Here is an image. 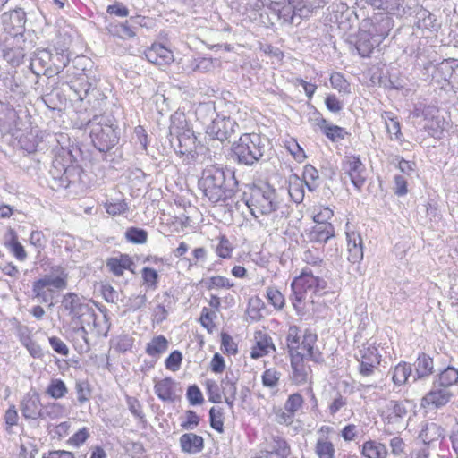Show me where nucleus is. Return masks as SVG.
<instances>
[{
    "instance_id": "1",
    "label": "nucleus",
    "mask_w": 458,
    "mask_h": 458,
    "mask_svg": "<svg viewBox=\"0 0 458 458\" xmlns=\"http://www.w3.org/2000/svg\"><path fill=\"white\" fill-rule=\"evenodd\" d=\"M317 343L318 335L313 330L307 328L301 331L296 325L289 327L285 336L289 357H306L314 363H322L324 356Z\"/></svg>"
},
{
    "instance_id": "2",
    "label": "nucleus",
    "mask_w": 458,
    "mask_h": 458,
    "mask_svg": "<svg viewBox=\"0 0 458 458\" xmlns=\"http://www.w3.org/2000/svg\"><path fill=\"white\" fill-rule=\"evenodd\" d=\"M199 187L204 196L214 205L225 203L235 194L233 189L227 187L224 171L216 166H210L204 170L199 181Z\"/></svg>"
},
{
    "instance_id": "3",
    "label": "nucleus",
    "mask_w": 458,
    "mask_h": 458,
    "mask_svg": "<svg viewBox=\"0 0 458 458\" xmlns=\"http://www.w3.org/2000/svg\"><path fill=\"white\" fill-rule=\"evenodd\" d=\"M327 286V281L319 275L318 271L315 275L310 267H303L300 275L295 276L291 283L293 307L297 309L308 296L311 298L321 294Z\"/></svg>"
},
{
    "instance_id": "4",
    "label": "nucleus",
    "mask_w": 458,
    "mask_h": 458,
    "mask_svg": "<svg viewBox=\"0 0 458 458\" xmlns=\"http://www.w3.org/2000/svg\"><path fill=\"white\" fill-rule=\"evenodd\" d=\"M244 200L253 216L269 215L280 205L278 195L269 184L251 186L244 192Z\"/></svg>"
},
{
    "instance_id": "5",
    "label": "nucleus",
    "mask_w": 458,
    "mask_h": 458,
    "mask_svg": "<svg viewBox=\"0 0 458 458\" xmlns=\"http://www.w3.org/2000/svg\"><path fill=\"white\" fill-rule=\"evenodd\" d=\"M55 276H45L37 278L31 285L32 296L41 303L53 304L56 291H63L68 286V273L58 265L52 268Z\"/></svg>"
},
{
    "instance_id": "6",
    "label": "nucleus",
    "mask_w": 458,
    "mask_h": 458,
    "mask_svg": "<svg viewBox=\"0 0 458 458\" xmlns=\"http://www.w3.org/2000/svg\"><path fill=\"white\" fill-rule=\"evenodd\" d=\"M233 154L239 163L253 165L263 156L264 145L260 134L243 133L239 140L233 143Z\"/></svg>"
},
{
    "instance_id": "7",
    "label": "nucleus",
    "mask_w": 458,
    "mask_h": 458,
    "mask_svg": "<svg viewBox=\"0 0 458 458\" xmlns=\"http://www.w3.org/2000/svg\"><path fill=\"white\" fill-rule=\"evenodd\" d=\"M380 343L371 337L358 348L355 359L359 363V373L363 377L372 376L382 362Z\"/></svg>"
},
{
    "instance_id": "8",
    "label": "nucleus",
    "mask_w": 458,
    "mask_h": 458,
    "mask_svg": "<svg viewBox=\"0 0 458 458\" xmlns=\"http://www.w3.org/2000/svg\"><path fill=\"white\" fill-rule=\"evenodd\" d=\"M387 36L388 32L382 30L378 23L369 21L359 30L355 47L362 57H369Z\"/></svg>"
},
{
    "instance_id": "9",
    "label": "nucleus",
    "mask_w": 458,
    "mask_h": 458,
    "mask_svg": "<svg viewBox=\"0 0 458 458\" xmlns=\"http://www.w3.org/2000/svg\"><path fill=\"white\" fill-rule=\"evenodd\" d=\"M69 316L74 329L81 330L86 334V326H89L90 322L93 321V330L97 335L106 336L108 333L109 327L106 325V321L104 320L103 324H101L97 319L95 310L88 303L79 307Z\"/></svg>"
},
{
    "instance_id": "10",
    "label": "nucleus",
    "mask_w": 458,
    "mask_h": 458,
    "mask_svg": "<svg viewBox=\"0 0 458 458\" xmlns=\"http://www.w3.org/2000/svg\"><path fill=\"white\" fill-rule=\"evenodd\" d=\"M69 316L74 329L81 330L86 334V326H89L90 322L93 321V330L97 335L106 336L108 333L109 327L106 325V321L104 320L103 324H101L97 319L95 310L88 303L79 307Z\"/></svg>"
},
{
    "instance_id": "11",
    "label": "nucleus",
    "mask_w": 458,
    "mask_h": 458,
    "mask_svg": "<svg viewBox=\"0 0 458 458\" xmlns=\"http://www.w3.org/2000/svg\"><path fill=\"white\" fill-rule=\"evenodd\" d=\"M92 144L100 152H107L115 147L120 140L117 127L107 123H97L90 131Z\"/></svg>"
},
{
    "instance_id": "12",
    "label": "nucleus",
    "mask_w": 458,
    "mask_h": 458,
    "mask_svg": "<svg viewBox=\"0 0 458 458\" xmlns=\"http://www.w3.org/2000/svg\"><path fill=\"white\" fill-rule=\"evenodd\" d=\"M204 386L210 403H220L224 397L226 404L230 408L233 407L237 395V386L234 382H225L223 393L215 379H207L204 383Z\"/></svg>"
},
{
    "instance_id": "13",
    "label": "nucleus",
    "mask_w": 458,
    "mask_h": 458,
    "mask_svg": "<svg viewBox=\"0 0 458 458\" xmlns=\"http://www.w3.org/2000/svg\"><path fill=\"white\" fill-rule=\"evenodd\" d=\"M344 174L348 177L357 190H361L367 180L366 166L360 156H345L342 162Z\"/></svg>"
},
{
    "instance_id": "14",
    "label": "nucleus",
    "mask_w": 458,
    "mask_h": 458,
    "mask_svg": "<svg viewBox=\"0 0 458 458\" xmlns=\"http://www.w3.org/2000/svg\"><path fill=\"white\" fill-rule=\"evenodd\" d=\"M454 396V392H448L433 384L432 388L420 399V406L426 411H437L446 406Z\"/></svg>"
},
{
    "instance_id": "15",
    "label": "nucleus",
    "mask_w": 458,
    "mask_h": 458,
    "mask_svg": "<svg viewBox=\"0 0 458 458\" xmlns=\"http://www.w3.org/2000/svg\"><path fill=\"white\" fill-rule=\"evenodd\" d=\"M276 351V344L271 335L264 330H256L253 333L250 357L252 360H259Z\"/></svg>"
},
{
    "instance_id": "16",
    "label": "nucleus",
    "mask_w": 458,
    "mask_h": 458,
    "mask_svg": "<svg viewBox=\"0 0 458 458\" xmlns=\"http://www.w3.org/2000/svg\"><path fill=\"white\" fill-rule=\"evenodd\" d=\"M292 369L290 379L297 386L310 385L313 383V372L308 364L310 361L306 357H289Z\"/></svg>"
},
{
    "instance_id": "17",
    "label": "nucleus",
    "mask_w": 458,
    "mask_h": 458,
    "mask_svg": "<svg viewBox=\"0 0 458 458\" xmlns=\"http://www.w3.org/2000/svg\"><path fill=\"white\" fill-rule=\"evenodd\" d=\"M153 389L159 400L166 403H174L181 394L178 383L171 377L153 379Z\"/></svg>"
},
{
    "instance_id": "18",
    "label": "nucleus",
    "mask_w": 458,
    "mask_h": 458,
    "mask_svg": "<svg viewBox=\"0 0 458 458\" xmlns=\"http://www.w3.org/2000/svg\"><path fill=\"white\" fill-rule=\"evenodd\" d=\"M146 59L157 66L165 67L174 61L173 51L159 42H154L144 52Z\"/></svg>"
},
{
    "instance_id": "19",
    "label": "nucleus",
    "mask_w": 458,
    "mask_h": 458,
    "mask_svg": "<svg viewBox=\"0 0 458 458\" xmlns=\"http://www.w3.org/2000/svg\"><path fill=\"white\" fill-rule=\"evenodd\" d=\"M315 125L332 142L344 140L350 135L344 127L329 123L320 113H318V116L315 119Z\"/></svg>"
},
{
    "instance_id": "20",
    "label": "nucleus",
    "mask_w": 458,
    "mask_h": 458,
    "mask_svg": "<svg viewBox=\"0 0 458 458\" xmlns=\"http://www.w3.org/2000/svg\"><path fill=\"white\" fill-rule=\"evenodd\" d=\"M407 414L405 403L403 401L390 400L381 411V418L384 423L396 424Z\"/></svg>"
},
{
    "instance_id": "21",
    "label": "nucleus",
    "mask_w": 458,
    "mask_h": 458,
    "mask_svg": "<svg viewBox=\"0 0 458 458\" xmlns=\"http://www.w3.org/2000/svg\"><path fill=\"white\" fill-rule=\"evenodd\" d=\"M106 267L115 276H123L125 270L134 273L135 263L133 259L126 253H120L106 259Z\"/></svg>"
},
{
    "instance_id": "22",
    "label": "nucleus",
    "mask_w": 458,
    "mask_h": 458,
    "mask_svg": "<svg viewBox=\"0 0 458 458\" xmlns=\"http://www.w3.org/2000/svg\"><path fill=\"white\" fill-rule=\"evenodd\" d=\"M4 30L16 36L21 34L25 27L26 14L21 10H12L3 14Z\"/></svg>"
},
{
    "instance_id": "23",
    "label": "nucleus",
    "mask_w": 458,
    "mask_h": 458,
    "mask_svg": "<svg viewBox=\"0 0 458 458\" xmlns=\"http://www.w3.org/2000/svg\"><path fill=\"white\" fill-rule=\"evenodd\" d=\"M235 123L230 118H218L208 127V134L220 141L228 140L234 132Z\"/></svg>"
},
{
    "instance_id": "24",
    "label": "nucleus",
    "mask_w": 458,
    "mask_h": 458,
    "mask_svg": "<svg viewBox=\"0 0 458 458\" xmlns=\"http://www.w3.org/2000/svg\"><path fill=\"white\" fill-rule=\"evenodd\" d=\"M179 445L182 453L196 454L203 451L204 438L196 433H183L179 438Z\"/></svg>"
},
{
    "instance_id": "25",
    "label": "nucleus",
    "mask_w": 458,
    "mask_h": 458,
    "mask_svg": "<svg viewBox=\"0 0 458 458\" xmlns=\"http://www.w3.org/2000/svg\"><path fill=\"white\" fill-rule=\"evenodd\" d=\"M347 239V259L355 264L363 259L362 240L359 233L355 232H346Z\"/></svg>"
},
{
    "instance_id": "26",
    "label": "nucleus",
    "mask_w": 458,
    "mask_h": 458,
    "mask_svg": "<svg viewBox=\"0 0 458 458\" xmlns=\"http://www.w3.org/2000/svg\"><path fill=\"white\" fill-rule=\"evenodd\" d=\"M169 348L168 339L163 335H154L145 346V352L148 356L158 360Z\"/></svg>"
},
{
    "instance_id": "27",
    "label": "nucleus",
    "mask_w": 458,
    "mask_h": 458,
    "mask_svg": "<svg viewBox=\"0 0 458 458\" xmlns=\"http://www.w3.org/2000/svg\"><path fill=\"white\" fill-rule=\"evenodd\" d=\"M309 240L312 242H327L335 236V228L331 223L316 224L310 231Z\"/></svg>"
},
{
    "instance_id": "28",
    "label": "nucleus",
    "mask_w": 458,
    "mask_h": 458,
    "mask_svg": "<svg viewBox=\"0 0 458 458\" xmlns=\"http://www.w3.org/2000/svg\"><path fill=\"white\" fill-rule=\"evenodd\" d=\"M433 384L448 392H454L453 387L458 385V369L447 367L438 374L437 379Z\"/></svg>"
},
{
    "instance_id": "29",
    "label": "nucleus",
    "mask_w": 458,
    "mask_h": 458,
    "mask_svg": "<svg viewBox=\"0 0 458 458\" xmlns=\"http://www.w3.org/2000/svg\"><path fill=\"white\" fill-rule=\"evenodd\" d=\"M269 450L262 451L265 458L276 454L280 458H287L291 454V447L287 441L281 437H273L269 444Z\"/></svg>"
},
{
    "instance_id": "30",
    "label": "nucleus",
    "mask_w": 458,
    "mask_h": 458,
    "mask_svg": "<svg viewBox=\"0 0 458 458\" xmlns=\"http://www.w3.org/2000/svg\"><path fill=\"white\" fill-rule=\"evenodd\" d=\"M360 454L364 458H386L388 452L383 443L369 439L362 444Z\"/></svg>"
},
{
    "instance_id": "31",
    "label": "nucleus",
    "mask_w": 458,
    "mask_h": 458,
    "mask_svg": "<svg viewBox=\"0 0 458 458\" xmlns=\"http://www.w3.org/2000/svg\"><path fill=\"white\" fill-rule=\"evenodd\" d=\"M272 8L277 13L278 16L284 21H292L293 17L298 15L295 0H281L272 3Z\"/></svg>"
},
{
    "instance_id": "32",
    "label": "nucleus",
    "mask_w": 458,
    "mask_h": 458,
    "mask_svg": "<svg viewBox=\"0 0 458 458\" xmlns=\"http://www.w3.org/2000/svg\"><path fill=\"white\" fill-rule=\"evenodd\" d=\"M414 369L417 378L429 377L434 372L433 358L425 352L420 353L414 362Z\"/></svg>"
},
{
    "instance_id": "33",
    "label": "nucleus",
    "mask_w": 458,
    "mask_h": 458,
    "mask_svg": "<svg viewBox=\"0 0 458 458\" xmlns=\"http://www.w3.org/2000/svg\"><path fill=\"white\" fill-rule=\"evenodd\" d=\"M178 141L177 151L181 155H186L191 152L195 146L196 137L192 130H186L185 133L174 136Z\"/></svg>"
},
{
    "instance_id": "34",
    "label": "nucleus",
    "mask_w": 458,
    "mask_h": 458,
    "mask_svg": "<svg viewBox=\"0 0 458 458\" xmlns=\"http://www.w3.org/2000/svg\"><path fill=\"white\" fill-rule=\"evenodd\" d=\"M314 450L318 458H335V445L327 437H318Z\"/></svg>"
},
{
    "instance_id": "35",
    "label": "nucleus",
    "mask_w": 458,
    "mask_h": 458,
    "mask_svg": "<svg viewBox=\"0 0 458 458\" xmlns=\"http://www.w3.org/2000/svg\"><path fill=\"white\" fill-rule=\"evenodd\" d=\"M186 130H191L189 122L183 113H175L171 117L169 127L170 135L174 138L181 133H185Z\"/></svg>"
},
{
    "instance_id": "36",
    "label": "nucleus",
    "mask_w": 458,
    "mask_h": 458,
    "mask_svg": "<svg viewBox=\"0 0 458 458\" xmlns=\"http://www.w3.org/2000/svg\"><path fill=\"white\" fill-rule=\"evenodd\" d=\"M219 311L203 307L199 318L200 325L208 332L213 333L216 329V320Z\"/></svg>"
},
{
    "instance_id": "37",
    "label": "nucleus",
    "mask_w": 458,
    "mask_h": 458,
    "mask_svg": "<svg viewBox=\"0 0 458 458\" xmlns=\"http://www.w3.org/2000/svg\"><path fill=\"white\" fill-rule=\"evenodd\" d=\"M411 373V365L408 362L401 361L392 370V380L397 386L404 385Z\"/></svg>"
},
{
    "instance_id": "38",
    "label": "nucleus",
    "mask_w": 458,
    "mask_h": 458,
    "mask_svg": "<svg viewBox=\"0 0 458 458\" xmlns=\"http://www.w3.org/2000/svg\"><path fill=\"white\" fill-rule=\"evenodd\" d=\"M10 234L11 237L5 242V247L18 260L24 261L27 259V252L24 247L19 242L18 236L13 230H11Z\"/></svg>"
},
{
    "instance_id": "39",
    "label": "nucleus",
    "mask_w": 458,
    "mask_h": 458,
    "mask_svg": "<svg viewBox=\"0 0 458 458\" xmlns=\"http://www.w3.org/2000/svg\"><path fill=\"white\" fill-rule=\"evenodd\" d=\"M233 286V282H232L229 278L220 275L212 276L205 281V287L208 291L223 289L229 290Z\"/></svg>"
},
{
    "instance_id": "40",
    "label": "nucleus",
    "mask_w": 458,
    "mask_h": 458,
    "mask_svg": "<svg viewBox=\"0 0 458 458\" xmlns=\"http://www.w3.org/2000/svg\"><path fill=\"white\" fill-rule=\"evenodd\" d=\"M46 393L51 398L58 400L66 395L68 388L64 380L60 378H53L47 386Z\"/></svg>"
},
{
    "instance_id": "41",
    "label": "nucleus",
    "mask_w": 458,
    "mask_h": 458,
    "mask_svg": "<svg viewBox=\"0 0 458 458\" xmlns=\"http://www.w3.org/2000/svg\"><path fill=\"white\" fill-rule=\"evenodd\" d=\"M41 410L39 408V401L36 398H27L21 404L22 415L27 419L36 420L40 418Z\"/></svg>"
},
{
    "instance_id": "42",
    "label": "nucleus",
    "mask_w": 458,
    "mask_h": 458,
    "mask_svg": "<svg viewBox=\"0 0 458 458\" xmlns=\"http://www.w3.org/2000/svg\"><path fill=\"white\" fill-rule=\"evenodd\" d=\"M106 212L112 216L124 215L129 210V206L125 199L117 200H106L103 203Z\"/></svg>"
},
{
    "instance_id": "43",
    "label": "nucleus",
    "mask_w": 458,
    "mask_h": 458,
    "mask_svg": "<svg viewBox=\"0 0 458 458\" xmlns=\"http://www.w3.org/2000/svg\"><path fill=\"white\" fill-rule=\"evenodd\" d=\"M442 428L436 423L427 424L420 432L419 437L425 445H430L441 437Z\"/></svg>"
},
{
    "instance_id": "44",
    "label": "nucleus",
    "mask_w": 458,
    "mask_h": 458,
    "mask_svg": "<svg viewBox=\"0 0 458 458\" xmlns=\"http://www.w3.org/2000/svg\"><path fill=\"white\" fill-rule=\"evenodd\" d=\"M383 117L390 138L399 140L402 137V132L397 117L391 112H385Z\"/></svg>"
},
{
    "instance_id": "45",
    "label": "nucleus",
    "mask_w": 458,
    "mask_h": 458,
    "mask_svg": "<svg viewBox=\"0 0 458 458\" xmlns=\"http://www.w3.org/2000/svg\"><path fill=\"white\" fill-rule=\"evenodd\" d=\"M281 372L276 368L265 369L261 375V382L264 387L274 389L279 385L281 378Z\"/></svg>"
},
{
    "instance_id": "46",
    "label": "nucleus",
    "mask_w": 458,
    "mask_h": 458,
    "mask_svg": "<svg viewBox=\"0 0 458 458\" xmlns=\"http://www.w3.org/2000/svg\"><path fill=\"white\" fill-rule=\"evenodd\" d=\"M264 308V302L259 297H252L249 300L246 314L252 321H259L263 317Z\"/></svg>"
},
{
    "instance_id": "47",
    "label": "nucleus",
    "mask_w": 458,
    "mask_h": 458,
    "mask_svg": "<svg viewBox=\"0 0 458 458\" xmlns=\"http://www.w3.org/2000/svg\"><path fill=\"white\" fill-rule=\"evenodd\" d=\"M288 193H289L291 199L296 203H300L303 200V198H304L303 182L298 176H293V177L290 178L289 186H288Z\"/></svg>"
},
{
    "instance_id": "48",
    "label": "nucleus",
    "mask_w": 458,
    "mask_h": 458,
    "mask_svg": "<svg viewBox=\"0 0 458 458\" xmlns=\"http://www.w3.org/2000/svg\"><path fill=\"white\" fill-rule=\"evenodd\" d=\"M148 232L142 228L131 226L127 228L124 237L127 242L133 244H144L148 241Z\"/></svg>"
},
{
    "instance_id": "49",
    "label": "nucleus",
    "mask_w": 458,
    "mask_h": 458,
    "mask_svg": "<svg viewBox=\"0 0 458 458\" xmlns=\"http://www.w3.org/2000/svg\"><path fill=\"white\" fill-rule=\"evenodd\" d=\"M64 406L60 403H48L41 410L42 419L57 420L64 416Z\"/></svg>"
},
{
    "instance_id": "50",
    "label": "nucleus",
    "mask_w": 458,
    "mask_h": 458,
    "mask_svg": "<svg viewBox=\"0 0 458 458\" xmlns=\"http://www.w3.org/2000/svg\"><path fill=\"white\" fill-rule=\"evenodd\" d=\"M329 81L332 88L336 89L339 93H351V85L343 73L338 72H333L330 75Z\"/></svg>"
},
{
    "instance_id": "51",
    "label": "nucleus",
    "mask_w": 458,
    "mask_h": 458,
    "mask_svg": "<svg viewBox=\"0 0 458 458\" xmlns=\"http://www.w3.org/2000/svg\"><path fill=\"white\" fill-rule=\"evenodd\" d=\"M295 3L301 18L309 17L321 6V0H295Z\"/></svg>"
},
{
    "instance_id": "52",
    "label": "nucleus",
    "mask_w": 458,
    "mask_h": 458,
    "mask_svg": "<svg viewBox=\"0 0 458 458\" xmlns=\"http://www.w3.org/2000/svg\"><path fill=\"white\" fill-rule=\"evenodd\" d=\"M90 437L89 428L82 427L74 432L68 439L67 445L75 448L83 445Z\"/></svg>"
},
{
    "instance_id": "53",
    "label": "nucleus",
    "mask_w": 458,
    "mask_h": 458,
    "mask_svg": "<svg viewBox=\"0 0 458 458\" xmlns=\"http://www.w3.org/2000/svg\"><path fill=\"white\" fill-rule=\"evenodd\" d=\"M142 284L147 289L156 290L158 285V274L151 267H145L141 270Z\"/></svg>"
},
{
    "instance_id": "54",
    "label": "nucleus",
    "mask_w": 458,
    "mask_h": 458,
    "mask_svg": "<svg viewBox=\"0 0 458 458\" xmlns=\"http://www.w3.org/2000/svg\"><path fill=\"white\" fill-rule=\"evenodd\" d=\"M224 411L222 408L212 407L209 410L210 427L218 433L224 432Z\"/></svg>"
},
{
    "instance_id": "55",
    "label": "nucleus",
    "mask_w": 458,
    "mask_h": 458,
    "mask_svg": "<svg viewBox=\"0 0 458 458\" xmlns=\"http://www.w3.org/2000/svg\"><path fill=\"white\" fill-rule=\"evenodd\" d=\"M312 220L315 224L329 223L328 220L334 216V212L328 207L321 205L314 206L311 209Z\"/></svg>"
},
{
    "instance_id": "56",
    "label": "nucleus",
    "mask_w": 458,
    "mask_h": 458,
    "mask_svg": "<svg viewBox=\"0 0 458 458\" xmlns=\"http://www.w3.org/2000/svg\"><path fill=\"white\" fill-rule=\"evenodd\" d=\"M233 251V246L225 234L218 236V244L216 248V255L221 259H230Z\"/></svg>"
},
{
    "instance_id": "57",
    "label": "nucleus",
    "mask_w": 458,
    "mask_h": 458,
    "mask_svg": "<svg viewBox=\"0 0 458 458\" xmlns=\"http://www.w3.org/2000/svg\"><path fill=\"white\" fill-rule=\"evenodd\" d=\"M284 147L297 162H302L306 158L303 148L293 138H289L284 141Z\"/></svg>"
},
{
    "instance_id": "58",
    "label": "nucleus",
    "mask_w": 458,
    "mask_h": 458,
    "mask_svg": "<svg viewBox=\"0 0 458 458\" xmlns=\"http://www.w3.org/2000/svg\"><path fill=\"white\" fill-rule=\"evenodd\" d=\"M86 303L75 293H68L64 295L63 306L68 310L69 315L76 310L79 307L84 306Z\"/></svg>"
},
{
    "instance_id": "59",
    "label": "nucleus",
    "mask_w": 458,
    "mask_h": 458,
    "mask_svg": "<svg viewBox=\"0 0 458 458\" xmlns=\"http://www.w3.org/2000/svg\"><path fill=\"white\" fill-rule=\"evenodd\" d=\"M303 403L304 399L302 395L298 393L292 394L288 396L284 403V410L290 411V418L291 416L295 415L296 411H299L303 405Z\"/></svg>"
},
{
    "instance_id": "60",
    "label": "nucleus",
    "mask_w": 458,
    "mask_h": 458,
    "mask_svg": "<svg viewBox=\"0 0 458 458\" xmlns=\"http://www.w3.org/2000/svg\"><path fill=\"white\" fill-rule=\"evenodd\" d=\"M182 353L179 350L173 351L165 360V369L172 372H176L180 369L182 362Z\"/></svg>"
},
{
    "instance_id": "61",
    "label": "nucleus",
    "mask_w": 458,
    "mask_h": 458,
    "mask_svg": "<svg viewBox=\"0 0 458 458\" xmlns=\"http://www.w3.org/2000/svg\"><path fill=\"white\" fill-rule=\"evenodd\" d=\"M268 302L276 310H281L285 304L284 294L276 287H268L267 290Z\"/></svg>"
},
{
    "instance_id": "62",
    "label": "nucleus",
    "mask_w": 458,
    "mask_h": 458,
    "mask_svg": "<svg viewBox=\"0 0 458 458\" xmlns=\"http://www.w3.org/2000/svg\"><path fill=\"white\" fill-rule=\"evenodd\" d=\"M221 351L226 355H235L238 352V344L227 333H221Z\"/></svg>"
},
{
    "instance_id": "63",
    "label": "nucleus",
    "mask_w": 458,
    "mask_h": 458,
    "mask_svg": "<svg viewBox=\"0 0 458 458\" xmlns=\"http://www.w3.org/2000/svg\"><path fill=\"white\" fill-rule=\"evenodd\" d=\"M200 422V417L195 411L187 410L184 412V418L181 422V428L184 430H192L196 428Z\"/></svg>"
},
{
    "instance_id": "64",
    "label": "nucleus",
    "mask_w": 458,
    "mask_h": 458,
    "mask_svg": "<svg viewBox=\"0 0 458 458\" xmlns=\"http://www.w3.org/2000/svg\"><path fill=\"white\" fill-rule=\"evenodd\" d=\"M78 402L81 404L89 402L91 396V386L88 381H79L75 385Z\"/></svg>"
}]
</instances>
